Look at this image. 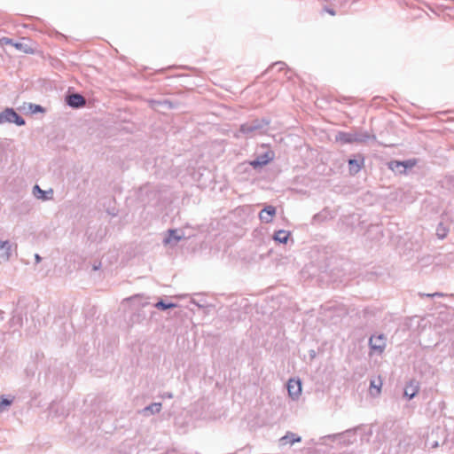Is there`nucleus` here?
Listing matches in <instances>:
<instances>
[{"label":"nucleus","mask_w":454,"mask_h":454,"mask_svg":"<svg viewBox=\"0 0 454 454\" xmlns=\"http://www.w3.org/2000/svg\"><path fill=\"white\" fill-rule=\"evenodd\" d=\"M270 122L266 118L252 120L240 126V132L251 137L262 134L267 131Z\"/></svg>","instance_id":"1"},{"label":"nucleus","mask_w":454,"mask_h":454,"mask_svg":"<svg viewBox=\"0 0 454 454\" xmlns=\"http://www.w3.org/2000/svg\"><path fill=\"white\" fill-rule=\"evenodd\" d=\"M369 140H376V137L374 135H370L367 132H339L336 135V141H339L342 144H351V143H366Z\"/></svg>","instance_id":"2"},{"label":"nucleus","mask_w":454,"mask_h":454,"mask_svg":"<svg viewBox=\"0 0 454 454\" xmlns=\"http://www.w3.org/2000/svg\"><path fill=\"white\" fill-rule=\"evenodd\" d=\"M5 123H14L17 126H24L26 121L13 108L6 107L0 112V125Z\"/></svg>","instance_id":"3"},{"label":"nucleus","mask_w":454,"mask_h":454,"mask_svg":"<svg viewBox=\"0 0 454 454\" xmlns=\"http://www.w3.org/2000/svg\"><path fill=\"white\" fill-rule=\"evenodd\" d=\"M273 158L274 153L271 150H267L263 153L258 154L254 160L250 161V165L256 169L267 165Z\"/></svg>","instance_id":"4"},{"label":"nucleus","mask_w":454,"mask_h":454,"mask_svg":"<svg viewBox=\"0 0 454 454\" xmlns=\"http://www.w3.org/2000/svg\"><path fill=\"white\" fill-rule=\"evenodd\" d=\"M370 348L381 354L386 348V337L384 334L372 335L369 339Z\"/></svg>","instance_id":"5"},{"label":"nucleus","mask_w":454,"mask_h":454,"mask_svg":"<svg viewBox=\"0 0 454 454\" xmlns=\"http://www.w3.org/2000/svg\"><path fill=\"white\" fill-rule=\"evenodd\" d=\"M66 103L74 109H79L86 105V99L79 93H72L66 96Z\"/></svg>","instance_id":"6"},{"label":"nucleus","mask_w":454,"mask_h":454,"mask_svg":"<svg viewBox=\"0 0 454 454\" xmlns=\"http://www.w3.org/2000/svg\"><path fill=\"white\" fill-rule=\"evenodd\" d=\"M184 238V232L182 231L168 230V234L163 239V244L165 246L169 245L171 247H174Z\"/></svg>","instance_id":"7"},{"label":"nucleus","mask_w":454,"mask_h":454,"mask_svg":"<svg viewBox=\"0 0 454 454\" xmlns=\"http://www.w3.org/2000/svg\"><path fill=\"white\" fill-rule=\"evenodd\" d=\"M287 391L293 400H297L301 393V383L299 380L291 379L287 382Z\"/></svg>","instance_id":"8"},{"label":"nucleus","mask_w":454,"mask_h":454,"mask_svg":"<svg viewBox=\"0 0 454 454\" xmlns=\"http://www.w3.org/2000/svg\"><path fill=\"white\" fill-rule=\"evenodd\" d=\"M414 166V163L411 160L398 161L392 160L388 163V168L395 173L403 174L406 169Z\"/></svg>","instance_id":"9"},{"label":"nucleus","mask_w":454,"mask_h":454,"mask_svg":"<svg viewBox=\"0 0 454 454\" xmlns=\"http://www.w3.org/2000/svg\"><path fill=\"white\" fill-rule=\"evenodd\" d=\"M12 245L9 240L0 241V262H6L12 255Z\"/></svg>","instance_id":"10"},{"label":"nucleus","mask_w":454,"mask_h":454,"mask_svg":"<svg viewBox=\"0 0 454 454\" xmlns=\"http://www.w3.org/2000/svg\"><path fill=\"white\" fill-rule=\"evenodd\" d=\"M276 215V207L273 206H266L259 213V218L262 222L269 223L273 220V216Z\"/></svg>","instance_id":"11"},{"label":"nucleus","mask_w":454,"mask_h":454,"mask_svg":"<svg viewBox=\"0 0 454 454\" xmlns=\"http://www.w3.org/2000/svg\"><path fill=\"white\" fill-rule=\"evenodd\" d=\"M149 105L153 110H156V111H159L161 108H164V109L174 108V103L168 99H162V100L150 99Z\"/></svg>","instance_id":"12"},{"label":"nucleus","mask_w":454,"mask_h":454,"mask_svg":"<svg viewBox=\"0 0 454 454\" xmlns=\"http://www.w3.org/2000/svg\"><path fill=\"white\" fill-rule=\"evenodd\" d=\"M161 408V403H153L143 408L139 412L141 415L148 417L151 415L158 414L160 411Z\"/></svg>","instance_id":"13"},{"label":"nucleus","mask_w":454,"mask_h":454,"mask_svg":"<svg viewBox=\"0 0 454 454\" xmlns=\"http://www.w3.org/2000/svg\"><path fill=\"white\" fill-rule=\"evenodd\" d=\"M419 390V383L416 380H411L404 388L403 395L409 400L412 399Z\"/></svg>","instance_id":"14"},{"label":"nucleus","mask_w":454,"mask_h":454,"mask_svg":"<svg viewBox=\"0 0 454 454\" xmlns=\"http://www.w3.org/2000/svg\"><path fill=\"white\" fill-rule=\"evenodd\" d=\"M301 438L292 432H287L286 435L279 439V445L285 446L287 444L293 445L295 442H300Z\"/></svg>","instance_id":"15"},{"label":"nucleus","mask_w":454,"mask_h":454,"mask_svg":"<svg viewBox=\"0 0 454 454\" xmlns=\"http://www.w3.org/2000/svg\"><path fill=\"white\" fill-rule=\"evenodd\" d=\"M364 164V159H350L348 160L349 173L355 175L358 173Z\"/></svg>","instance_id":"16"},{"label":"nucleus","mask_w":454,"mask_h":454,"mask_svg":"<svg viewBox=\"0 0 454 454\" xmlns=\"http://www.w3.org/2000/svg\"><path fill=\"white\" fill-rule=\"evenodd\" d=\"M289 236H290L289 231H286L285 230H279L275 232L273 239H274V240H276L279 243L286 244L288 240Z\"/></svg>","instance_id":"17"},{"label":"nucleus","mask_w":454,"mask_h":454,"mask_svg":"<svg viewBox=\"0 0 454 454\" xmlns=\"http://www.w3.org/2000/svg\"><path fill=\"white\" fill-rule=\"evenodd\" d=\"M154 307L159 310L165 311L168 309L177 307V304L174 302H166L164 300L160 299L154 304Z\"/></svg>","instance_id":"18"},{"label":"nucleus","mask_w":454,"mask_h":454,"mask_svg":"<svg viewBox=\"0 0 454 454\" xmlns=\"http://www.w3.org/2000/svg\"><path fill=\"white\" fill-rule=\"evenodd\" d=\"M50 193H52V190H50L49 191ZM33 193L34 195L37 198V199H41V200H48V196L46 195L48 193V192L46 191H43L40 188V186L38 184H35L33 188Z\"/></svg>","instance_id":"19"},{"label":"nucleus","mask_w":454,"mask_h":454,"mask_svg":"<svg viewBox=\"0 0 454 454\" xmlns=\"http://www.w3.org/2000/svg\"><path fill=\"white\" fill-rule=\"evenodd\" d=\"M24 109H27V111L31 114L45 112V109L42 106L34 103H27L26 106H24Z\"/></svg>","instance_id":"20"},{"label":"nucleus","mask_w":454,"mask_h":454,"mask_svg":"<svg viewBox=\"0 0 454 454\" xmlns=\"http://www.w3.org/2000/svg\"><path fill=\"white\" fill-rule=\"evenodd\" d=\"M381 386H382V381L380 379H379L378 380H371V384H370V387H371V394L372 395H377L380 393V388H381Z\"/></svg>","instance_id":"21"},{"label":"nucleus","mask_w":454,"mask_h":454,"mask_svg":"<svg viewBox=\"0 0 454 454\" xmlns=\"http://www.w3.org/2000/svg\"><path fill=\"white\" fill-rule=\"evenodd\" d=\"M13 46L17 50H19V51H22L24 53H33L34 52V51L31 48V46H29L28 44L24 43H13Z\"/></svg>","instance_id":"22"},{"label":"nucleus","mask_w":454,"mask_h":454,"mask_svg":"<svg viewBox=\"0 0 454 454\" xmlns=\"http://www.w3.org/2000/svg\"><path fill=\"white\" fill-rule=\"evenodd\" d=\"M448 229L441 223L436 229V235L439 239H442L447 236Z\"/></svg>","instance_id":"23"},{"label":"nucleus","mask_w":454,"mask_h":454,"mask_svg":"<svg viewBox=\"0 0 454 454\" xmlns=\"http://www.w3.org/2000/svg\"><path fill=\"white\" fill-rule=\"evenodd\" d=\"M12 403V400L8 399L4 396H1L0 398V411H3L6 406L11 405Z\"/></svg>","instance_id":"24"},{"label":"nucleus","mask_w":454,"mask_h":454,"mask_svg":"<svg viewBox=\"0 0 454 454\" xmlns=\"http://www.w3.org/2000/svg\"><path fill=\"white\" fill-rule=\"evenodd\" d=\"M285 67H286V63H284V62H282V61H278V62L274 63L270 67H271V68H275V67H277V68H278V70H279V71H280V70L284 69V68H285Z\"/></svg>","instance_id":"25"},{"label":"nucleus","mask_w":454,"mask_h":454,"mask_svg":"<svg viewBox=\"0 0 454 454\" xmlns=\"http://www.w3.org/2000/svg\"><path fill=\"white\" fill-rule=\"evenodd\" d=\"M421 296H427V297H442L444 294L442 293H434V294H420Z\"/></svg>","instance_id":"26"},{"label":"nucleus","mask_w":454,"mask_h":454,"mask_svg":"<svg viewBox=\"0 0 454 454\" xmlns=\"http://www.w3.org/2000/svg\"><path fill=\"white\" fill-rule=\"evenodd\" d=\"M2 42H4V43H5V44H10V45H12V46H13V43H15V42L12 39L8 38V37H4L2 39Z\"/></svg>","instance_id":"27"},{"label":"nucleus","mask_w":454,"mask_h":454,"mask_svg":"<svg viewBox=\"0 0 454 454\" xmlns=\"http://www.w3.org/2000/svg\"><path fill=\"white\" fill-rule=\"evenodd\" d=\"M35 260L36 263H39L42 261V257L38 254H35Z\"/></svg>","instance_id":"28"},{"label":"nucleus","mask_w":454,"mask_h":454,"mask_svg":"<svg viewBox=\"0 0 454 454\" xmlns=\"http://www.w3.org/2000/svg\"><path fill=\"white\" fill-rule=\"evenodd\" d=\"M140 298H141L140 295L137 294V295H134V296L129 298L128 300L135 301L137 300H139Z\"/></svg>","instance_id":"29"},{"label":"nucleus","mask_w":454,"mask_h":454,"mask_svg":"<svg viewBox=\"0 0 454 454\" xmlns=\"http://www.w3.org/2000/svg\"><path fill=\"white\" fill-rule=\"evenodd\" d=\"M101 266V263L99 262L98 264H94L93 265V270H98Z\"/></svg>","instance_id":"30"},{"label":"nucleus","mask_w":454,"mask_h":454,"mask_svg":"<svg viewBox=\"0 0 454 454\" xmlns=\"http://www.w3.org/2000/svg\"><path fill=\"white\" fill-rule=\"evenodd\" d=\"M166 395L167 397H168V398H172V396H173L171 393H166V395Z\"/></svg>","instance_id":"31"},{"label":"nucleus","mask_w":454,"mask_h":454,"mask_svg":"<svg viewBox=\"0 0 454 454\" xmlns=\"http://www.w3.org/2000/svg\"><path fill=\"white\" fill-rule=\"evenodd\" d=\"M328 12H329L330 14H332V15H334V14H335L334 11H333V10H329V11H328Z\"/></svg>","instance_id":"32"},{"label":"nucleus","mask_w":454,"mask_h":454,"mask_svg":"<svg viewBox=\"0 0 454 454\" xmlns=\"http://www.w3.org/2000/svg\"><path fill=\"white\" fill-rule=\"evenodd\" d=\"M146 304H148V302H147V301L141 302V306H142V307L145 306Z\"/></svg>","instance_id":"33"}]
</instances>
